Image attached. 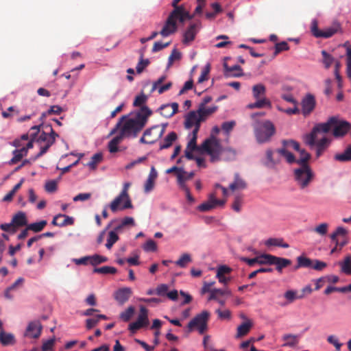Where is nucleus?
<instances>
[{
	"mask_svg": "<svg viewBox=\"0 0 351 351\" xmlns=\"http://www.w3.org/2000/svg\"><path fill=\"white\" fill-rule=\"evenodd\" d=\"M152 113V110L147 106H142L133 117L122 116L115 128L111 130L110 135L114 134L120 128L119 134L123 138L136 137L146 125L147 119Z\"/></svg>",
	"mask_w": 351,
	"mask_h": 351,
	"instance_id": "nucleus-1",
	"label": "nucleus"
},
{
	"mask_svg": "<svg viewBox=\"0 0 351 351\" xmlns=\"http://www.w3.org/2000/svg\"><path fill=\"white\" fill-rule=\"evenodd\" d=\"M29 136L31 141L27 143L26 147L21 149H25L27 154V150L33 147L34 141L39 143L40 152L34 157L30 158V160H36L47 152L49 148L55 143L56 138L58 136V134L53 131L51 125L41 123L30 128Z\"/></svg>",
	"mask_w": 351,
	"mask_h": 351,
	"instance_id": "nucleus-2",
	"label": "nucleus"
},
{
	"mask_svg": "<svg viewBox=\"0 0 351 351\" xmlns=\"http://www.w3.org/2000/svg\"><path fill=\"white\" fill-rule=\"evenodd\" d=\"M332 128V134L335 137L343 136L351 129V124L344 120L340 119L338 117H332L327 122L316 125L312 131L304 136V143L308 145H313L317 138L319 133L326 134Z\"/></svg>",
	"mask_w": 351,
	"mask_h": 351,
	"instance_id": "nucleus-3",
	"label": "nucleus"
},
{
	"mask_svg": "<svg viewBox=\"0 0 351 351\" xmlns=\"http://www.w3.org/2000/svg\"><path fill=\"white\" fill-rule=\"evenodd\" d=\"M264 112L253 113L251 115L252 119L254 120L253 128L254 134L257 141L259 143H264L269 141L270 138L275 133L274 124L269 121L259 122L256 121L258 116H263Z\"/></svg>",
	"mask_w": 351,
	"mask_h": 351,
	"instance_id": "nucleus-4",
	"label": "nucleus"
},
{
	"mask_svg": "<svg viewBox=\"0 0 351 351\" xmlns=\"http://www.w3.org/2000/svg\"><path fill=\"white\" fill-rule=\"evenodd\" d=\"M202 152H205L210 157V161L215 162L221 160V154L223 147L220 143V141L217 137H209L206 139L199 147Z\"/></svg>",
	"mask_w": 351,
	"mask_h": 351,
	"instance_id": "nucleus-5",
	"label": "nucleus"
},
{
	"mask_svg": "<svg viewBox=\"0 0 351 351\" xmlns=\"http://www.w3.org/2000/svg\"><path fill=\"white\" fill-rule=\"evenodd\" d=\"M294 178L301 190H305L313 181L315 174L308 165H300L294 170Z\"/></svg>",
	"mask_w": 351,
	"mask_h": 351,
	"instance_id": "nucleus-6",
	"label": "nucleus"
},
{
	"mask_svg": "<svg viewBox=\"0 0 351 351\" xmlns=\"http://www.w3.org/2000/svg\"><path fill=\"white\" fill-rule=\"evenodd\" d=\"M210 317V313L203 311L193 318L187 325V332H191L197 330L199 334H204L208 328V321Z\"/></svg>",
	"mask_w": 351,
	"mask_h": 351,
	"instance_id": "nucleus-7",
	"label": "nucleus"
},
{
	"mask_svg": "<svg viewBox=\"0 0 351 351\" xmlns=\"http://www.w3.org/2000/svg\"><path fill=\"white\" fill-rule=\"evenodd\" d=\"M177 10H173L169 15L165 25L160 32V34L163 37H167L176 32L178 26L176 20L179 19V15L176 14Z\"/></svg>",
	"mask_w": 351,
	"mask_h": 351,
	"instance_id": "nucleus-8",
	"label": "nucleus"
},
{
	"mask_svg": "<svg viewBox=\"0 0 351 351\" xmlns=\"http://www.w3.org/2000/svg\"><path fill=\"white\" fill-rule=\"evenodd\" d=\"M148 311L145 307L141 306L140 307V312L136 321L131 323L129 325V330L132 333H134L137 330L140 329L141 328L145 327L148 326Z\"/></svg>",
	"mask_w": 351,
	"mask_h": 351,
	"instance_id": "nucleus-9",
	"label": "nucleus"
},
{
	"mask_svg": "<svg viewBox=\"0 0 351 351\" xmlns=\"http://www.w3.org/2000/svg\"><path fill=\"white\" fill-rule=\"evenodd\" d=\"M159 128L154 125L147 129L143 136L140 138V143L144 144H153L162 136V130L158 131Z\"/></svg>",
	"mask_w": 351,
	"mask_h": 351,
	"instance_id": "nucleus-10",
	"label": "nucleus"
},
{
	"mask_svg": "<svg viewBox=\"0 0 351 351\" xmlns=\"http://www.w3.org/2000/svg\"><path fill=\"white\" fill-rule=\"evenodd\" d=\"M204 121L202 115L197 111L190 112L185 118L184 126L186 129H190L194 127V129H197V132H199L200 124Z\"/></svg>",
	"mask_w": 351,
	"mask_h": 351,
	"instance_id": "nucleus-11",
	"label": "nucleus"
},
{
	"mask_svg": "<svg viewBox=\"0 0 351 351\" xmlns=\"http://www.w3.org/2000/svg\"><path fill=\"white\" fill-rule=\"evenodd\" d=\"M226 199H217L215 193L210 194L208 199L200 204L197 209L202 212L208 211L217 206H223L226 204Z\"/></svg>",
	"mask_w": 351,
	"mask_h": 351,
	"instance_id": "nucleus-12",
	"label": "nucleus"
},
{
	"mask_svg": "<svg viewBox=\"0 0 351 351\" xmlns=\"http://www.w3.org/2000/svg\"><path fill=\"white\" fill-rule=\"evenodd\" d=\"M330 144V140L323 134L322 133H319L317 135V138L315 140V143L313 145H309L311 147H313L316 146V157H320L325 149L328 147Z\"/></svg>",
	"mask_w": 351,
	"mask_h": 351,
	"instance_id": "nucleus-13",
	"label": "nucleus"
},
{
	"mask_svg": "<svg viewBox=\"0 0 351 351\" xmlns=\"http://www.w3.org/2000/svg\"><path fill=\"white\" fill-rule=\"evenodd\" d=\"M42 329L43 326L40 321L30 322L27 326L25 335L30 338L38 339L41 334Z\"/></svg>",
	"mask_w": 351,
	"mask_h": 351,
	"instance_id": "nucleus-14",
	"label": "nucleus"
},
{
	"mask_svg": "<svg viewBox=\"0 0 351 351\" xmlns=\"http://www.w3.org/2000/svg\"><path fill=\"white\" fill-rule=\"evenodd\" d=\"M302 113L304 117L309 115L314 110L316 104L315 97L311 94L306 95L302 101Z\"/></svg>",
	"mask_w": 351,
	"mask_h": 351,
	"instance_id": "nucleus-15",
	"label": "nucleus"
},
{
	"mask_svg": "<svg viewBox=\"0 0 351 351\" xmlns=\"http://www.w3.org/2000/svg\"><path fill=\"white\" fill-rule=\"evenodd\" d=\"M215 284L214 282H204V286L202 289V293H205L207 292L210 293V296L208 298L209 300H217V293H220L221 295L225 294H230V292L228 289H211V287Z\"/></svg>",
	"mask_w": 351,
	"mask_h": 351,
	"instance_id": "nucleus-16",
	"label": "nucleus"
},
{
	"mask_svg": "<svg viewBox=\"0 0 351 351\" xmlns=\"http://www.w3.org/2000/svg\"><path fill=\"white\" fill-rule=\"evenodd\" d=\"M132 294V291L130 287H123L119 289L114 293L115 300L120 304H124Z\"/></svg>",
	"mask_w": 351,
	"mask_h": 351,
	"instance_id": "nucleus-17",
	"label": "nucleus"
},
{
	"mask_svg": "<svg viewBox=\"0 0 351 351\" xmlns=\"http://www.w3.org/2000/svg\"><path fill=\"white\" fill-rule=\"evenodd\" d=\"M178 104L176 102L163 104L158 109V111L160 112L162 116L170 118L178 112Z\"/></svg>",
	"mask_w": 351,
	"mask_h": 351,
	"instance_id": "nucleus-18",
	"label": "nucleus"
},
{
	"mask_svg": "<svg viewBox=\"0 0 351 351\" xmlns=\"http://www.w3.org/2000/svg\"><path fill=\"white\" fill-rule=\"evenodd\" d=\"M74 223V219L72 217H69L63 214H58L56 215L53 220L52 224L60 227L72 225Z\"/></svg>",
	"mask_w": 351,
	"mask_h": 351,
	"instance_id": "nucleus-19",
	"label": "nucleus"
},
{
	"mask_svg": "<svg viewBox=\"0 0 351 351\" xmlns=\"http://www.w3.org/2000/svg\"><path fill=\"white\" fill-rule=\"evenodd\" d=\"M126 202V197L125 195L122 194H119L110 203V208L113 213H116L119 210H122L125 209H128V208H125L124 206Z\"/></svg>",
	"mask_w": 351,
	"mask_h": 351,
	"instance_id": "nucleus-20",
	"label": "nucleus"
},
{
	"mask_svg": "<svg viewBox=\"0 0 351 351\" xmlns=\"http://www.w3.org/2000/svg\"><path fill=\"white\" fill-rule=\"evenodd\" d=\"M181 0H173L172 1V6L174 8L173 10H177L176 14L179 15V21L180 22H184L186 19H190L191 16H190L189 12H187L184 6L178 5V3Z\"/></svg>",
	"mask_w": 351,
	"mask_h": 351,
	"instance_id": "nucleus-21",
	"label": "nucleus"
},
{
	"mask_svg": "<svg viewBox=\"0 0 351 351\" xmlns=\"http://www.w3.org/2000/svg\"><path fill=\"white\" fill-rule=\"evenodd\" d=\"M199 25L197 23L191 24L184 34L183 43L188 45L193 41L198 31Z\"/></svg>",
	"mask_w": 351,
	"mask_h": 351,
	"instance_id": "nucleus-22",
	"label": "nucleus"
},
{
	"mask_svg": "<svg viewBox=\"0 0 351 351\" xmlns=\"http://www.w3.org/2000/svg\"><path fill=\"white\" fill-rule=\"evenodd\" d=\"M158 173L154 167H152L148 178L145 183L144 191L145 193H149L153 190L154 187V182L157 178Z\"/></svg>",
	"mask_w": 351,
	"mask_h": 351,
	"instance_id": "nucleus-23",
	"label": "nucleus"
},
{
	"mask_svg": "<svg viewBox=\"0 0 351 351\" xmlns=\"http://www.w3.org/2000/svg\"><path fill=\"white\" fill-rule=\"evenodd\" d=\"M300 338V335L285 334L282 337L285 341L282 346L294 348L298 344Z\"/></svg>",
	"mask_w": 351,
	"mask_h": 351,
	"instance_id": "nucleus-24",
	"label": "nucleus"
},
{
	"mask_svg": "<svg viewBox=\"0 0 351 351\" xmlns=\"http://www.w3.org/2000/svg\"><path fill=\"white\" fill-rule=\"evenodd\" d=\"M266 88L262 84H258L252 87V95L256 101L267 99L265 97Z\"/></svg>",
	"mask_w": 351,
	"mask_h": 351,
	"instance_id": "nucleus-25",
	"label": "nucleus"
},
{
	"mask_svg": "<svg viewBox=\"0 0 351 351\" xmlns=\"http://www.w3.org/2000/svg\"><path fill=\"white\" fill-rule=\"evenodd\" d=\"M246 183L243 180L238 173L234 174V180L232 183H231L229 186V188L231 191H234L237 190H243L246 188Z\"/></svg>",
	"mask_w": 351,
	"mask_h": 351,
	"instance_id": "nucleus-26",
	"label": "nucleus"
},
{
	"mask_svg": "<svg viewBox=\"0 0 351 351\" xmlns=\"http://www.w3.org/2000/svg\"><path fill=\"white\" fill-rule=\"evenodd\" d=\"M123 138V136L119 133L118 135L113 137L108 144V151L112 154L117 152L119 151L118 145Z\"/></svg>",
	"mask_w": 351,
	"mask_h": 351,
	"instance_id": "nucleus-27",
	"label": "nucleus"
},
{
	"mask_svg": "<svg viewBox=\"0 0 351 351\" xmlns=\"http://www.w3.org/2000/svg\"><path fill=\"white\" fill-rule=\"evenodd\" d=\"M291 264V261L289 259L277 257L275 256L272 262V265H275L276 266V270L280 273L282 272L283 268L287 267Z\"/></svg>",
	"mask_w": 351,
	"mask_h": 351,
	"instance_id": "nucleus-28",
	"label": "nucleus"
},
{
	"mask_svg": "<svg viewBox=\"0 0 351 351\" xmlns=\"http://www.w3.org/2000/svg\"><path fill=\"white\" fill-rule=\"evenodd\" d=\"M177 134L175 132H171L164 138L160 144V149H167L170 147L173 143L177 139Z\"/></svg>",
	"mask_w": 351,
	"mask_h": 351,
	"instance_id": "nucleus-29",
	"label": "nucleus"
},
{
	"mask_svg": "<svg viewBox=\"0 0 351 351\" xmlns=\"http://www.w3.org/2000/svg\"><path fill=\"white\" fill-rule=\"evenodd\" d=\"M197 129H193L192 132L189 134V142L187 143L186 148L192 150H200L199 147H197L196 141L197 138Z\"/></svg>",
	"mask_w": 351,
	"mask_h": 351,
	"instance_id": "nucleus-30",
	"label": "nucleus"
},
{
	"mask_svg": "<svg viewBox=\"0 0 351 351\" xmlns=\"http://www.w3.org/2000/svg\"><path fill=\"white\" fill-rule=\"evenodd\" d=\"M265 154V159L263 161L264 165L268 168H274L279 160L274 158V153L271 149H267Z\"/></svg>",
	"mask_w": 351,
	"mask_h": 351,
	"instance_id": "nucleus-31",
	"label": "nucleus"
},
{
	"mask_svg": "<svg viewBox=\"0 0 351 351\" xmlns=\"http://www.w3.org/2000/svg\"><path fill=\"white\" fill-rule=\"evenodd\" d=\"M12 222L18 228L27 225V220L25 214L23 212H19L13 217Z\"/></svg>",
	"mask_w": 351,
	"mask_h": 351,
	"instance_id": "nucleus-32",
	"label": "nucleus"
},
{
	"mask_svg": "<svg viewBox=\"0 0 351 351\" xmlns=\"http://www.w3.org/2000/svg\"><path fill=\"white\" fill-rule=\"evenodd\" d=\"M252 326V323L250 320H247L246 322L242 323L237 328V337H241L247 335Z\"/></svg>",
	"mask_w": 351,
	"mask_h": 351,
	"instance_id": "nucleus-33",
	"label": "nucleus"
},
{
	"mask_svg": "<svg viewBox=\"0 0 351 351\" xmlns=\"http://www.w3.org/2000/svg\"><path fill=\"white\" fill-rule=\"evenodd\" d=\"M0 342L3 346H8L14 343V337L11 333H6L2 329L0 330Z\"/></svg>",
	"mask_w": 351,
	"mask_h": 351,
	"instance_id": "nucleus-34",
	"label": "nucleus"
},
{
	"mask_svg": "<svg viewBox=\"0 0 351 351\" xmlns=\"http://www.w3.org/2000/svg\"><path fill=\"white\" fill-rule=\"evenodd\" d=\"M237 152L231 148V147H226L223 148L222 153L221 154V160H232L236 158Z\"/></svg>",
	"mask_w": 351,
	"mask_h": 351,
	"instance_id": "nucleus-35",
	"label": "nucleus"
},
{
	"mask_svg": "<svg viewBox=\"0 0 351 351\" xmlns=\"http://www.w3.org/2000/svg\"><path fill=\"white\" fill-rule=\"evenodd\" d=\"M265 244L267 246H278L283 248L289 247V244L283 242V239L280 238H270L265 242Z\"/></svg>",
	"mask_w": 351,
	"mask_h": 351,
	"instance_id": "nucleus-36",
	"label": "nucleus"
},
{
	"mask_svg": "<svg viewBox=\"0 0 351 351\" xmlns=\"http://www.w3.org/2000/svg\"><path fill=\"white\" fill-rule=\"evenodd\" d=\"M341 271L347 275L351 274V256H347L342 262L339 263Z\"/></svg>",
	"mask_w": 351,
	"mask_h": 351,
	"instance_id": "nucleus-37",
	"label": "nucleus"
},
{
	"mask_svg": "<svg viewBox=\"0 0 351 351\" xmlns=\"http://www.w3.org/2000/svg\"><path fill=\"white\" fill-rule=\"evenodd\" d=\"M284 297L287 300V302L286 304H281L282 306H285L287 304L292 303L297 299H301L302 298V295H298L296 291L288 290L285 293Z\"/></svg>",
	"mask_w": 351,
	"mask_h": 351,
	"instance_id": "nucleus-38",
	"label": "nucleus"
},
{
	"mask_svg": "<svg viewBox=\"0 0 351 351\" xmlns=\"http://www.w3.org/2000/svg\"><path fill=\"white\" fill-rule=\"evenodd\" d=\"M335 159L341 162L351 161V145L347 147L343 153L336 154Z\"/></svg>",
	"mask_w": 351,
	"mask_h": 351,
	"instance_id": "nucleus-39",
	"label": "nucleus"
},
{
	"mask_svg": "<svg viewBox=\"0 0 351 351\" xmlns=\"http://www.w3.org/2000/svg\"><path fill=\"white\" fill-rule=\"evenodd\" d=\"M13 157L9 161L10 165H14L21 160V158L26 156V151L25 149H15L13 151Z\"/></svg>",
	"mask_w": 351,
	"mask_h": 351,
	"instance_id": "nucleus-40",
	"label": "nucleus"
},
{
	"mask_svg": "<svg viewBox=\"0 0 351 351\" xmlns=\"http://www.w3.org/2000/svg\"><path fill=\"white\" fill-rule=\"evenodd\" d=\"M271 102L269 99H262L260 101H256L254 103H252L247 105V108L250 109L253 108H270Z\"/></svg>",
	"mask_w": 351,
	"mask_h": 351,
	"instance_id": "nucleus-41",
	"label": "nucleus"
},
{
	"mask_svg": "<svg viewBox=\"0 0 351 351\" xmlns=\"http://www.w3.org/2000/svg\"><path fill=\"white\" fill-rule=\"evenodd\" d=\"M119 239L118 234H117L115 231L110 230L108 234L107 242L106 243V248L110 250Z\"/></svg>",
	"mask_w": 351,
	"mask_h": 351,
	"instance_id": "nucleus-42",
	"label": "nucleus"
},
{
	"mask_svg": "<svg viewBox=\"0 0 351 351\" xmlns=\"http://www.w3.org/2000/svg\"><path fill=\"white\" fill-rule=\"evenodd\" d=\"M217 109V106H203L202 110L199 111V107H198V112L202 115L204 121L206 119L207 117L214 113Z\"/></svg>",
	"mask_w": 351,
	"mask_h": 351,
	"instance_id": "nucleus-43",
	"label": "nucleus"
},
{
	"mask_svg": "<svg viewBox=\"0 0 351 351\" xmlns=\"http://www.w3.org/2000/svg\"><path fill=\"white\" fill-rule=\"evenodd\" d=\"M192 261L191 256L188 253H184L181 255L180 258L176 261V264L180 267L184 268L186 265Z\"/></svg>",
	"mask_w": 351,
	"mask_h": 351,
	"instance_id": "nucleus-44",
	"label": "nucleus"
},
{
	"mask_svg": "<svg viewBox=\"0 0 351 351\" xmlns=\"http://www.w3.org/2000/svg\"><path fill=\"white\" fill-rule=\"evenodd\" d=\"M258 257V264L259 265H272L274 256L267 254H263Z\"/></svg>",
	"mask_w": 351,
	"mask_h": 351,
	"instance_id": "nucleus-45",
	"label": "nucleus"
},
{
	"mask_svg": "<svg viewBox=\"0 0 351 351\" xmlns=\"http://www.w3.org/2000/svg\"><path fill=\"white\" fill-rule=\"evenodd\" d=\"M298 261V265L296 266V268L298 267H307L311 268L313 260L305 257V256H298L297 258Z\"/></svg>",
	"mask_w": 351,
	"mask_h": 351,
	"instance_id": "nucleus-46",
	"label": "nucleus"
},
{
	"mask_svg": "<svg viewBox=\"0 0 351 351\" xmlns=\"http://www.w3.org/2000/svg\"><path fill=\"white\" fill-rule=\"evenodd\" d=\"M327 342L332 345L335 347L336 351H341L343 343L339 341L338 337L335 335H330L328 336Z\"/></svg>",
	"mask_w": 351,
	"mask_h": 351,
	"instance_id": "nucleus-47",
	"label": "nucleus"
},
{
	"mask_svg": "<svg viewBox=\"0 0 351 351\" xmlns=\"http://www.w3.org/2000/svg\"><path fill=\"white\" fill-rule=\"evenodd\" d=\"M103 156L101 153H97L94 154L90 160L87 163V166H88L90 169H95L98 163H99L102 160Z\"/></svg>",
	"mask_w": 351,
	"mask_h": 351,
	"instance_id": "nucleus-48",
	"label": "nucleus"
},
{
	"mask_svg": "<svg viewBox=\"0 0 351 351\" xmlns=\"http://www.w3.org/2000/svg\"><path fill=\"white\" fill-rule=\"evenodd\" d=\"M47 223V222L46 220H42L38 222L32 223L28 225V229L35 232H38L44 228Z\"/></svg>",
	"mask_w": 351,
	"mask_h": 351,
	"instance_id": "nucleus-49",
	"label": "nucleus"
},
{
	"mask_svg": "<svg viewBox=\"0 0 351 351\" xmlns=\"http://www.w3.org/2000/svg\"><path fill=\"white\" fill-rule=\"evenodd\" d=\"M93 272L101 274H115L117 272V269L114 267L103 266L95 268Z\"/></svg>",
	"mask_w": 351,
	"mask_h": 351,
	"instance_id": "nucleus-50",
	"label": "nucleus"
},
{
	"mask_svg": "<svg viewBox=\"0 0 351 351\" xmlns=\"http://www.w3.org/2000/svg\"><path fill=\"white\" fill-rule=\"evenodd\" d=\"M328 224L327 223H322L313 229V231L319 236H325L328 230Z\"/></svg>",
	"mask_w": 351,
	"mask_h": 351,
	"instance_id": "nucleus-51",
	"label": "nucleus"
},
{
	"mask_svg": "<svg viewBox=\"0 0 351 351\" xmlns=\"http://www.w3.org/2000/svg\"><path fill=\"white\" fill-rule=\"evenodd\" d=\"M277 152L281 156H284L289 163H293L294 162H296L293 154L287 151L286 148L283 147L282 149H278Z\"/></svg>",
	"mask_w": 351,
	"mask_h": 351,
	"instance_id": "nucleus-52",
	"label": "nucleus"
},
{
	"mask_svg": "<svg viewBox=\"0 0 351 351\" xmlns=\"http://www.w3.org/2000/svg\"><path fill=\"white\" fill-rule=\"evenodd\" d=\"M300 154V158L296 160V162L299 165H308L307 162L310 159V154L306 152L304 149H300V151H298Z\"/></svg>",
	"mask_w": 351,
	"mask_h": 351,
	"instance_id": "nucleus-53",
	"label": "nucleus"
},
{
	"mask_svg": "<svg viewBox=\"0 0 351 351\" xmlns=\"http://www.w3.org/2000/svg\"><path fill=\"white\" fill-rule=\"evenodd\" d=\"M130 183H128V182L125 183L123 185V190L120 193L123 195H125V197H126V202L124 206L125 208H132L133 207L131 200H130V196L128 193V188L130 187Z\"/></svg>",
	"mask_w": 351,
	"mask_h": 351,
	"instance_id": "nucleus-54",
	"label": "nucleus"
},
{
	"mask_svg": "<svg viewBox=\"0 0 351 351\" xmlns=\"http://www.w3.org/2000/svg\"><path fill=\"white\" fill-rule=\"evenodd\" d=\"M89 256V263L92 265H97L102 263H105L107 261V258L105 256H102L98 254H95L93 256Z\"/></svg>",
	"mask_w": 351,
	"mask_h": 351,
	"instance_id": "nucleus-55",
	"label": "nucleus"
},
{
	"mask_svg": "<svg viewBox=\"0 0 351 351\" xmlns=\"http://www.w3.org/2000/svg\"><path fill=\"white\" fill-rule=\"evenodd\" d=\"M134 313V308L129 306L125 311L120 314V318L124 322H128Z\"/></svg>",
	"mask_w": 351,
	"mask_h": 351,
	"instance_id": "nucleus-56",
	"label": "nucleus"
},
{
	"mask_svg": "<svg viewBox=\"0 0 351 351\" xmlns=\"http://www.w3.org/2000/svg\"><path fill=\"white\" fill-rule=\"evenodd\" d=\"M0 228L5 232H10L12 234L15 233L17 230L18 227L15 224H14L12 221L9 223H2L0 225Z\"/></svg>",
	"mask_w": 351,
	"mask_h": 351,
	"instance_id": "nucleus-57",
	"label": "nucleus"
},
{
	"mask_svg": "<svg viewBox=\"0 0 351 351\" xmlns=\"http://www.w3.org/2000/svg\"><path fill=\"white\" fill-rule=\"evenodd\" d=\"M235 125V121H226L221 124V129L226 135H228Z\"/></svg>",
	"mask_w": 351,
	"mask_h": 351,
	"instance_id": "nucleus-58",
	"label": "nucleus"
},
{
	"mask_svg": "<svg viewBox=\"0 0 351 351\" xmlns=\"http://www.w3.org/2000/svg\"><path fill=\"white\" fill-rule=\"evenodd\" d=\"M338 29V27H330L321 32L320 38H330L334 35Z\"/></svg>",
	"mask_w": 351,
	"mask_h": 351,
	"instance_id": "nucleus-59",
	"label": "nucleus"
},
{
	"mask_svg": "<svg viewBox=\"0 0 351 351\" xmlns=\"http://www.w3.org/2000/svg\"><path fill=\"white\" fill-rule=\"evenodd\" d=\"M322 55L323 56V62L325 67L327 69L329 68L333 63L334 58L324 50L322 51Z\"/></svg>",
	"mask_w": 351,
	"mask_h": 351,
	"instance_id": "nucleus-60",
	"label": "nucleus"
},
{
	"mask_svg": "<svg viewBox=\"0 0 351 351\" xmlns=\"http://www.w3.org/2000/svg\"><path fill=\"white\" fill-rule=\"evenodd\" d=\"M149 64V60L148 59H143V54H141V59L136 67L137 73H141Z\"/></svg>",
	"mask_w": 351,
	"mask_h": 351,
	"instance_id": "nucleus-61",
	"label": "nucleus"
},
{
	"mask_svg": "<svg viewBox=\"0 0 351 351\" xmlns=\"http://www.w3.org/2000/svg\"><path fill=\"white\" fill-rule=\"evenodd\" d=\"M282 145L285 148L287 149L289 147H292L296 151H300V145L298 142L293 140H284L282 141Z\"/></svg>",
	"mask_w": 351,
	"mask_h": 351,
	"instance_id": "nucleus-62",
	"label": "nucleus"
},
{
	"mask_svg": "<svg viewBox=\"0 0 351 351\" xmlns=\"http://www.w3.org/2000/svg\"><path fill=\"white\" fill-rule=\"evenodd\" d=\"M326 266H327V264L325 262L321 261L317 259H315V260H313L311 268H312L315 270H317V271H322Z\"/></svg>",
	"mask_w": 351,
	"mask_h": 351,
	"instance_id": "nucleus-63",
	"label": "nucleus"
},
{
	"mask_svg": "<svg viewBox=\"0 0 351 351\" xmlns=\"http://www.w3.org/2000/svg\"><path fill=\"white\" fill-rule=\"evenodd\" d=\"M243 204V198L240 195H237L234 197V202L232 205V208L236 212H240L241 205Z\"/></svg>",
	"mask_w": 351,
	"mask_h": 351,
	"instance_id": "nucleus-64",
	"label": "nucleus"
}]
</instances>
